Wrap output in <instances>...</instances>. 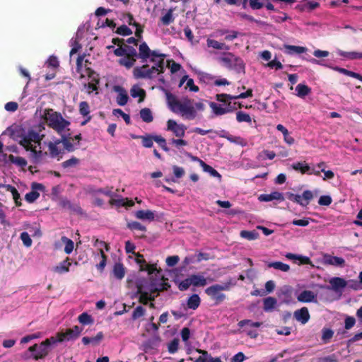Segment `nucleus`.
Returning <instances> with one entry per match:
<instances>
[{
  "label": "nucleus",
  "mask_w": 362,
  "mask_h": 362,
  "mask_svg": "<svg viewBox=\"0 0 362 362\" xmlns=\"http://www.w3.org/2000/svg\"><path fill=\"white\" fill-rule=\"evenodd\" d=\"M131 96L134 98H139V102L141 103L144 100L146 97V91L141 88L139 86L134 85L130 90Z\"/></svg>",
  "instance_id": "nucleus-23"
},
{
  "label": "nucleus",
  "mask_w": 362,
  "mask_h": 362,
  "mask_svg": "<svg viewBox=\"0 0 362 362\" xmlns=\"http://www.w3.org/2000/svg\"><path fill=\"white\" fill-rule=\"evenodd\" d=\"M192 285L194 286H204L207 284L206 279L202 275L192 274L189 276Z\"/></svg>",
  "instance_id": "nucleus-29"
},
{
  "label": "nucleus",
  "mask_w": 362,
  "mask_h": 362,
  "mask_svg": "<svg viewBox=\"0 0 362 362\" xmlns=\"http://www.w3.org/2000/svg\"><path fill=\"white\" fill-rule=\"evenodd\" d=\"M293 315L296 320L302 324L307 323L310 319L309 311L306 307L296 310Z\"/></svg>",
  "instance_id": "nucleus-18"
},
{
  "label": "nucleus",
  "mask_w": 362,
  "mask_h": 362,
  "mask_svg": "<svg viewBox=\"0 0 362 362\" xmlns=\"http://www.w3.org/2000/svg\"><path fill=\"white\" fill-rule=\"evenodd\" d=\"M60 140L57 139L54 142L49 141L48 144V148L49 155L52 158H55L61 153V150L58 148L57 145L59 144Z\"/></svg>",
  "instance_id": "nucleus-33"
},
{
  "label": "nucleus",
  "mask_w": 362,
  "mask_h": 362,
  "mask_svg": "<svg viewBox=\"0 0 362 362\" xmlns=\"http://www.w3.org/2000/svg\"><path fill=\"white\" fill-rule=\"evenodd\" d=\"M127 227L131 230H139L145 233L146 227L138 221H129L127 224Z\"/></svg>",
  "instance_id": "nucleus-50"
},
{
  "label": "nucleus",
  "mask_w": 362,
  "mask_h": 362,
  "mask_svg": "<svg viewBox=\"0 0 362 362\" xmlns=\"http://www.w3.org/2000/svg\"><path fill=\"white\" fill-rule=\"evenodd\" d=\"M214 132L220 137L225 138L231 143L240 144L242 146L244 145L243 144L244 140L240 136H233L230 135L228 132H226V130H223V129L221 130L219 132L214 131Z\"/></svg>",
  "instance_id": "nucleus-19"
},
{
  "label": "nucleus",
  "mask_w": 362,
  "mask_h": 362,
  "mask_svg": "<svg viewBox=\"0 0 362 362\" xmlns=\"http://www.w3.org/2000/svg\"><path fill=\"white\" fill-rule=\"evenodd\" d=\"M209 106L216 115H222L232 111L230 107H222L220 105H218L214 102H210Z\"/></svg>",
  "instance_id": "nucleus-26"
},
{
  "label": "nucleus",
  "mask_w": 362,
  "mask_h": 362,
  "mask_svg": "<svg viewBox=\"0 0 362 362\" xmlns=\"http://www.w3.org/2000/svg\"><path fill=\"white\" fill-rule=\"evenodd\" d=\"M39 150H37L36 146L31 147V149H29L28 151H30L33 155V158L34 160L35 163H37L40 161V160L44 156H47V152H42L41 151V147L39 146Z\"/></svg>",
  "instance_id": "nucleus-44"
},
{
  "label": "nucleus",
  "mask_w": 362,
  "mask_h": 362,
  "mask_svg": "<svg viewBox=\"0 0 362 362\" xmlns=\"http://www.w3.org/2000/svg\"><path fill=\"white\" fill-rule=\"evenodd\" d=\"M86 74L91 79L90 82L85 85L89 90L88 93H90L92 91L98 90V85L100 82L98 74L90 68L86 69Z\"/></svg>",
  "instance_id": "nucleus-11"
},
{
  "label": "nucleus",
  "mask_w": 362,
  "mask_h": 362,
  "mask_svg": "<svg viewBox=\"0 0 362 362\" xmlns=\"http://www.w3.org/2000/svg\"><path fill=\"white\" fill-rule=\"evenodd\" d=\"M134 216L140 220L152 221L155 218V214L151 210H139L134 213Z\"/></svg>",
  "instance_id": "nucleus-22"
},
{
  "label": "nucleus",
  "mask_w": 362,
  "mask_h": 362,
  "mask_svg": "<svg viewBox=\"0 0 362 362\" xmlns=\"http://www.w3.org/2000/svg\"><path fill=\"white\" fill-rule=\"evenodd\" d=\"M200 165L204 172L209 173L212 177H218L219 179L221 177V174L216 170L206 164L203 160H200Z\"/></svg>",
  "instance_id": "nucleus-41"
},
{
  "label": "nucleus",
  "mask_w": 362,
  "mask_h": 362,
  "mask_svg": "<svg viewBox=\"0 0 362 362\" xmlns=\"http://www.w3.org/2000/svg\"><path fill=\"white\" fill-rule=\"evenodd\" d=\"M140 117L141 119L146 123H150L153 120L152 112L147 107L143 108L140 110Z\"/></svg>",
  "instance_id": "nucleus-43"
},
{
  "label": "nucleus",
  "mask_w": 362,
  "mask_h": 362,
  "mask_svg": "<svg viewBox=\"0 0 362 362\" xmlns=\"http://www.w3.org/2000/svg\"><path fill=\"white\" fill-rule=\"evenodd\" d=\"M286 197L290 201L296 202L301 206L306 207L314 198V194L310 190H305L302 195L287 192Z\"/></svg>",
  "instance_id": "nucleus-8"
},
{
  "label": "nucleus",
  "mask_w": 362,
  "mask_h": 362,
  "mask_svg": "<svg viewBox=\"0 0 362 362\" xmlns=\"http://www.w3.org/2000/svg\"><path fill=\"white\" fill-rule=\"evenodd\" d=\"M296 90L297 92V96L304 98L311 92V88L307 85L299 83L296 86Z\"/></svg>",
  "instance_id": "nucleus-38"
},
{
  "label": "nucleus",
  "mask_w": 362,
  "mask_h": 362,
  "mask_svg": "<svg viewBox=\"0 0 362 362\" xmlns=\"http://www.w3.org/2000/svg\"><path fill=\"white\" fill-rule=\"evenodd\" d=\"M299 302L311 303L317 301V295L312 291L304 290L297 297Z\"/></svg>",
  "instance_id": "nucleus-17"
},
{
  "label": "nucleus",
  "mask_w": 362,
  "mask_h": 362,
  "mask_svg": "<svg viewBox=\"0 0 362 362\" xmlns=\"http://www.w3.org/2000/svg\"><path fill=\"white\" fill-rule=\"evenodd\" d=\"M40 197V194L35 191L32 190L31 192H28L25 196V200L29 203L34 202L38 197Z\"/></svg>",
  "instance_id": "nucleus-61"
},
{
  "label": "nucleus",
  "mask_w": 362,
  "mask_h": 362,
  "mask_svg": "<svg viewBox=\"0 0 362 362\" xmlns=\"http://www.w3.org/2000/svg\"><path fill=\"white\" fill-rule=\"evenodd\" d=\"M338 54L342 57L347 58L349 59H360L361 52H345L342 50L338 51Z\"/></svg>",
  "instance_id": "nucleus-48"
},
{
  "label": "nucleus",
  "mask_w": 362,
  "mask_h": 362,
  "mask_svg": "<svg viewBox=\"0 0 362 362\" xmlns=\"http://www.w3.org/2000/svg\"><path fill=\"white\" fill-rule=\"evenodd\" d=\"M79 112L83 117L90 114V106L86 101H82L79 103Z\"/></svg>",
  "instance_id": "nucleus-58"
},
{
  "label": "nucleus",
  "mask_w": 362,
  "mask_h": 362,
  "mask_svg": "<svg viewBox=\"0 0 362 362\" xmlns=\"http://www.w3.org/2000/svg\"><path fill=\"white\" fill-rule=\"evenodd\" d=\"M154 141H156L159 146L165 152L169 151V148L167 146L166 140L160 135L154 136Z\"/></svg>",
  "instance_id": "nucleus-57"
},
{
  "label": "nucleus",
  "mask_w": 362,
  "mask_h": 362,
  "mask_svg": "<svg viewBox=\"0 0 362 362\" xmlns=\"http://www.w3.org/2000/svg\"><path fill=\"white\" fill-rule=\"evenodd\" d=\"M59 205L62 208L69 210L71 213H76L78 214H83V210H82L81 207L79 206V204L71 203L68 199L61 200L59 202Z\"/></svg>",
  "instance_id": "nucleus-15"
},
{
  "label": "nucleus",
  "mask_w": 362,
  "mask_h": 362,
  "mask_svg": "<svg viewBox=\"0 0 362 362\" xmlns=\"http://www.w3.org/2000/svg\"><path fill=\"white\" fill-rule=\"evenodd\" d=\"M166 55L165 54L158 53L156 50H151L150 52V62L156 64L158 62L162 61L163 63V67L165 68L164 59Z\"/></svg>",
  "instance_id": "nucleus-35"
},
{
  "label": "nucleus",
  "mask_w": 362,
  "mask_h": 362,
  "mask_svg": "<svg viewBox=\"0 0 362 362\" xmlns=\"http://www.w3.org/2000/svg\"><path fill=\"white\" fill-rule=\"evenodd\" d=\"M187 127L183 124H177L173 119H168L167 122V130L170 131L173 134L179 138H182L185 135Z\"/></svg>",
  "instance_id": "nucleus-10"
},
{
  "label": "nucleus",
  "mask_w": 362,
  "mask_h": 362,
  "mask_svg": "<svg viewBox=\"0 0 362 362\" xmlns=\"http://www.w3.org/2000/svg\"><path fill=\"white\" fill-rule=\"evenodd\" d=\"M137 293L140 294L139 298V302L144 304L147 305L149 301V293L147 291H144L142 289V286L137 285Z\"/></svg>",
  "instance_id": "nucleus-45"
},
{
  "label": "nucleus",
  "mask_w": 362,
  "mask_h": 362,
  "mask_svg": "<svg viewBox=\"0 0 362 362\" xmlns=\"http://www.w3.org/2000/svg\"><path fill=\"white\" fill-rule=\"evenodd\" d=\"M146 313V309L141 305L137 306L133 311L132 315V319L136 320L143 317Z\"/></svg>",
  "instance_id": "nucleus-56"
},
{
  "label": "nucleus",
  "mask_w": 362,
  "mask_h": 362,
  "mask_svg": "<svg viewBox=\"0 0 362 362\" xmlns=\"http://www.w3.org/2000/svg\"><path fill=\"white\" fill-rule=\"evenodd\" d=\"M206 42H207V45L209 47H213L216 49H219V50L229 49V47L228 45H226L225 43L219 42L217 40H212V39H208Z\"/></svg>",
  "instance_id": "nucleus-42"
},
{
  "label": "nucleus",
  "mask_w": 362,
  "mask_h": 362,
  "mask_svg": "<svg viewBox=\"0 0 362 362\" xmlns=\"http://www.w3.org/2000/svg\"><path fill=\"white\" fill-rule=\"evenodd\" d=\"M45 119L48 126L58 132H62L70 122L64 119L60 113L54 112L52 109L45 110Z\"/></svg>",
  "instance_id": "nucleus-3"
},
{
  "label": "nucleus",
  "mask_w": 362,
  "mask_h": 362,
  "mask_svg": "<svg viewBox=\"0 0 362 362\" xmlns=\"http://www.w3.org/2000/svg\"><path fill=\"white\" fill-rule=\"evenodd\" d=\"M286 257L289 259L299 260L300 265L304 264H312V262L308 257L303 256L300 255H296L293 253H287Z\"/></svg>",
  "instance_id": "nucleus-25"
},
{
  "label": "nucleus",
  "mask_w": 362,
  "mask_h": 362,
  "mask_svg": "<svg viewBox=\"0 0 362 362\" xmlns=\"http://www.w3.org/2000/svg\"><path fill=\"white\" fill-rule=\"evenodd\" d=\"M136 61V59L132 57H129L128 55H124V57L120 58L118 60V63L127 69H130L134 65Z\"/></svg>",
  "instance_id": "nucleus-36"
},
{
  "label": "nucleus",
  "mask_w": 362,
  "mask_h": 362,
  "mask_svg": "<svg viewBox=\"0 0 362 362\" xmlns=\"http://www.w3.org/2000/svg\"><path fill=\"white\" fill-rule=\"evenodd\" d=\"M61 240L63 243L65 244L64 252L67 255L71 254L74 247V243L73 240H71V239H69L66 236H62L61 238Z\"/></svg>",
  "instance_id": "nucleus-51"
},
{
  "label": "nucleus",
  "mask_w": 362,
  "mask_h": 362,
  "mask_svg": "<svg viewBox=\"0 0 362 362\" xmlns=\"http://www.w3.org/2000/svg\"><path fill=\"white\" fill-rule=\"evenodd\" d=\"M21 240H22L23 245L25 247H30L32 245L33 241L30 238L29 234L27 232H23L21 233Z\"/></svg>",
  "instance_id": "nucleus-62"
},
{
  "label": "nucleus",
  "mask_w": 362,
  "mask_h": 362,
  "mask_svg": "<svg viewBox=\"0 0 362 362\" xmlns=\"http://www.w3.org/2000/svg\"><path fill=\"white\" fill-rule=\"evenodd\" d=\"M292 168L296 171L300 172L302 174H308V175H315L316 176L320 175V172L319 170H315L314 169H311L310 167L305 163L297 162L294 163L291 165Z\"/></svg>",
  "instance_id": "nucleus-12"
},
{
  "label": "nucleus",
  "mask_w": 362,
  "mask_h": 362,
  "mask_svg": "<svg viewBox=\"0 0 362 362\" xmlns=\"http://www.w3.org/2000/svg\"><path fill=\"white\" fill-rule=\"evenodd\" d=\"M8 160L18 166L24 168L27 165V160L23 157H16L12 154L8 156Z\"/></svg>",
  "instance_id": "nucleus-49"
},
{
  "label": "nucleus",
  "mask_w": 362,
  "mask_h": 362,
  "mask_svg": "<svg viewBox=\"0 0 362 362\" xmlns=\"http://www.w3.org/2000/svg\"><path fill=\"white\" fill-rule=\"evenodd\" d=\"M231 282H225L223 284H214L205 289L206 294L218 305L225 300L226 296L221 293L222 291H229L231 287Z\"/></svg>",
  "instance_id": "nucleus-4"
},
{
  "label": "nucleus",
  "mask_w": 362,
  "mask_h": 362,
  "mask_svg": "<svg viewBox=\"0 0 362 362\" xmlns=\"http://www.w3.org/2000/svg\"><path fill=\"white\" fill-rule=\"evenodd\" d=\"M115 90L118 92V95L117 96V103L120 106H124L127 103L129 96L127 95V91L122 88L121 86H115Z\"/></svg>",
  "instance_id": "nucleus-20"
},
{
  "label": "nucleus",
  "mask_w": 362,
  "mask_h": 362,
  "mask_svg": "<svg viewBox=\"0 0 362 362\" xmlns=\"http://www.w3.org/2000/svg\"><path fill=\"white\" fill-rule=\"evenodd\" d=\"M78 320L79 322L83 325H90L93 322V320L91 315L88 314L87 313H81L78 316Z\"/></svg>",
  "instance_id": "nucleus-53"
},
{
  "label": "nucleus",
  "mask_w": 362,
  "mask_h": 362,
  "mask_svg": "<svg viewBox=\"0 0 362 362\" xmlns=\"http://www.w3.org/2000/svg\"><path fill=\"white\" fill-rule=\"evenodd\" d=\"M224 66L230 70H234L238 74L245 73V66L243 60L238 57L228 52L226 56L221 58Z\"/></svg>",
  "instance_id": "nucleus-6"
},
{
  "label": "nucleus",
  "mask_w": 362,
  "mask_h": 362,
  "mask_svg": "<svg viewBox=\"0 0 362 362\" xmlns=\"http://www.w3.org/2000/svg\"><path fill=\"white\" fill-rule=\"evenodd\" d=\"M164 71L163 63L162 61H160L151 67L147 64L134 67L133 76L136 79H152L156 75L163 74Z\"/></svg>",
  "instance_id": "nucleus-2"
},
{
  "label": "nucleus",
  "mask_w": 362,
  "mask_h": 362,
  "mask_svg": "<svg viewBox=\"0 0 362 362\" xmlns=\"http://www.w3.org/2000/svg\"><path fill=\"white\" fill-rule=\"evenodd\" d=\"M44 135H40L38 132L30 129L28 132L25 135H23L19 141V144L23 146L26 151L31 149L32 142L37 144L38 146L41 145V141L42 140Z\"/></svg>",
  "instance_id": "nucleus-7"
},
{
  "label": "nucleus",
  "mask_w": 362,
  "mask_h": 362,
  "mask_svg": "<svg viewBox=\"0 0 362 362\" xmlns=\"http://www.w3.org/2000/svg\"><path fill=\"white\" fill-rule=\"evenodd\" d=\"M116 33L123 36H128L132 34V31L126 25H122L117 28Z\"/></svg>",
  "instance_id": "nucleus-60"
},
{
  "label": "nucleus",
  "mask_w": 362,
  "mask_h": 362,
  "mask_svg": "<svg viewBox=\"0 0 362 362\" xmlns=\"http://www.w3.org/2000/svg\"><path fill=\"white\" fill-rule=\"evenodd\" d=\"M79 163V159L76 157H71L70 159L66 160L62 163V166L64 168H68L71 167H74Z\"/></svg>",
  "instance_id": "nucleus-59"
},
{
  "label": "nucleus",
  "mask_w": 362,
  "mask_h": 362,
  "mask_svg": "<svg viewBox=\"0 0 362 362\" xmlns=\"http://www.w3.org/2000/svg\"><path fill=\"white\" fill-rule=\"evenodd\" d=\"M59 140H60V142L63 144L64 148L68 152H73L76 149L74 145L71 142V141H74V139H72V137H67L66 136H62V139Z\"/></svg>",
  "instance_id": "nucleus-39"
},
{
  "label": "nucleus",
  "mask_w": 362,
  "mask_h": 362,
  "mask_svg": "<svg viewBox=\"0 0 362 362\" xmlns=\"http://www.w3.org/2000/svg\"><path fill=\"white\" fill-rule=\"evenodd\" d=\"M81 332L82 328L75 325L73 328L66 329L64 332L57 333L58 341L59 342H62L64 341L76 339L79 337Z\"/></svg>",
  "instance_id": "nucleus-9"
},
{
  "label": "nucleus",
  "mask_w": 362,
  "mask_h": 362,
  "mask_svg": "<svg viewBox=\"0 0 362 362\" xmlns=\"http://www.w3.org/2000/svg\"><path fill=\"white\" fill-rule=\"evenodd\" d=\"M267 266L269 268H274L275 269L285 272H288L290 269V266L288 264L283 263L281 262H269Z\"/></svg>",
  "instance_id": "nucleus-47"
},
{
  "label": "nucleus",
  "mask_w": 362,
  "mask_h": 362,
  "mask_svg": "<svg viewBox=\"0 0 362 362\" xmlns=\"http://www.w3.org/2000/svg\"><path fill=\"white\" fill-rule=\"evenodd\" d=\"M173 9L170 8L168 12L160 18V21L163 25H168L170 23H173L175 21V18L173 15Z\"/></svg>",
  "instance_id": "nucleus-46"
},
{
  "label": "nucleus",
  "mask_w": 362,
  "mask_h": 362,
  "mask_svg": "<svg viewBox=\"0 0 362 362\" xmlns=\"http://www.w3.org/2000/svg\"><path fill=\"white\" fill-rule=\"evenodd\" d=\"M277 303V300L274 297H267L264 299L263 308L265 312L272 311Z\"/></svg>",
  "instance_id": "nucleus-34"
},
{
  "label": "nucleus",
  "mask_w": 362,
  "mask_h": 362,
  "mask_svg": "<svg viewBox=\"0 0 362 362\" xmlns=\"http://www.w3.org/2000/svg\"><path fill=\"white\" fill-rule=\"evenodd\" d=\"M330 289L336 293L341 292V291L347 286L345 279L341 277H333L329 280Z\"/></svg>",
  "instance_id": "nucleus-13"
},
{
  "label": "nucleus",
  "mask_w": 362,
  "mask_h": 362,
  "mask_svg": "<svg viewBox=\"0 0 362 362\" xmlns=\"http://www.w3.org/2000/svg\"><path fill=\"white\" fill-rule=\"evenodd\" d=\"M191 285H192V281L189 276L188 278H186L185 279L181 281L179 283L178 288L180 291H187Z\"/></svg>",
  "instance_id": "nucleus-63"
},
{
  "label": "nucleus",
  "mask_w": 362,
  "mask_h": 362,
  "mask_svg": "<svg viewBox=\"0 0 362 362\" xmlns=\"http://www.w3.org/2000/svg\"><path fill=\"white\" fill-rule=\"evenodd\" d=\"M104 335L102 332H99L95 337H84L82 338V342L84 345H88L89 344H92L95 346L100 344L101 340L103 339Z\"/></svg>",
  "instance_id": "nucleus-24"
},
{
  "label": "nucleus",
  "mask_w": 362,
  "mask_h": 362,
  "mask_svg": "<svg viewBox=\"0 0 362 362\" xmlns=\"http://www.w3.org/2000/svg\"><path fill=\"white\" fill-rule=\"evenodd\" d=\"M114 276L117 279H122L125 275V268L123 264L118 262L115 263L112 270Z\"/></svg>",
  "instance_id": "nucleus-28"
},
{
  "label": "nucleus",
  "mask_w": 362,
  "mask_h": 362,
  "mask_svg": "<svg viewBox=\"0 0 362 362\" xmlns=\"http://www.w3.org/2000/svg\"><path fill=\"white\" fill-rule=\"evenodd\" d=\"M323 262L325 264H329L340 267H343L345 265V260L342 257L332 256L330 255H324Z\"/></svg>",
  "instance_id": "nucleus-14"
},
{
  "label": "nucleus",
  "mask_w": 362,
  "mask_h": 362,
  "mask_svg": "<svg viewBox=\"0 0 362 362\" xmlns=\"http://www.w3.org/2000/svg\"><path fill=\"white\" fill-rule=\"evenodd\" d=\"M4 188L7 192H10L12 194L13 199L16 203V205L17 206H21L22 203L21 195L18 193V190L16 189V187L11 185H7L4 186Z\"/></svg>",
  "instance_id": "nucleus-27"
},
{
  "label": "nucleus",
  "mask_w": 362,
  "mask_h": 362,
  "mask_svg": "<svg viewBox=\"0 0 362 362\" xmlns=\"http://www.w3.org/2000/svg\"><path fill=\"white\" fill-rule=\"evenodd\" d=\"M180 340L178 338H174L168 344V351L170 354H175L179 348Z\"/></svg>",
  "instance_id": "nucleus-54"
},
{
  "label": "nucleus",
  "mask_w": 362,
  "mask_h": 362,
  "mask_svg": "<svg viewBox=\"0 0 362 362\" xmlns=\"http://www.w3.org/2000/svg\"><path fill=\"white\" fill-rule=\"evenodd\" d=\"M150 52L151 49L146 42H143L139 47L138 58L141 59V62H146L147 59L150 58Z\"/></svg>",
  "instance_id": "nucleus-21"
},
{
  "label": "nucleus",
  "mask_w": 362,
  "mask_h": 362,
  "mask_svg": "<svg viewBox=\"0 0 362 362\" xmlns=\"http://www.w3.org/2000/svg\"><path fill=\"white\" fill-rule=\"evenodd\" d=\"M201 303V299L197 294H192L187 300V308L192 310H196L199 308Z\"/></svg>",
  "instance_id": "nucleus-32"
},
{
  "label": "nucleus",
  "mask_w": 362,
  "mask_h": 362,
  "mask_svg": "<svg viewBox=\"0 0 362 362\" xmlns=\"http://www.w3.org/2000/svg\"><path fill=\"white\" fill-rule=\"evenodd\" d=\"M319 6L320 4L318 2L313 1H304L301 3V4L298 5V7L300 11H311L319 7Z\"/></svg>",
  "instance_id": "nucleus-31"
},
{
  "label": "nucleus",
  "mask_w": 362,
  "mask_h": 362,
  "mask_svg": "<svg viewBox=\"0 0 362 362\" xmlns=\"http://www.w3.org/2000/svg\"><path fill=\"white\" fill-rule=\"evenodd\" d=\"M168 105L174 113H180L181 115L187 119H194L196 118L197 110L204 111L205 105L202 102L196 103L193 105V100L184 98L182 101H179L176 97L170 92L165 93Z\"/></svg>",
  "instance_id": "nucleus-1"
},
{
  "label": "nucleus",
  "mask_w": 362,
  "mask_h": 362,
  "mask_svg": "<svg viewBox=\"0 0 362 362\" xmlns=\"http://www.w3.org/2000/svg\"><path fill=\"white\" fill-rule=\"evenodd\" d=\"M197 351L202 355L199 356L194 362H206V360L211 356L208 351L202 349H197Z\"/></svg>",
  "instance_id": "nucleus-64"
},
{
  "label": "nucleus",
  "mask_w": 362,
  "mask_h": 362,
  "mask_svg": "<svg viewBox=\"0 0 362 362\" xmlns=\"http://www.w3.org/2000/svg\"><path fill=\"white\" fill-rule=\"evenodd\" d=\"M240 236L243 238L249 240H256L259 237V233L254 230H242L240 232Z\"/></svg>",
  "instance_id": "nucleus-52"
},
{
  "label": "nucleus",
  "mask_w": 362,
  "mask_h": 362,
  "mask_svg": "<svg viewBox=\"0 0 362 362\" xmlns=\"http://www.w3.org/2000/svg\"><path fill=\"white\" fill-rule=\"evenodd\" d=\"M284 48L286 50V53L288 54H302L306 52L307 48L305 47L296 46V45H285Z\"/></svg>",
  "instance_id": "nucleus-37"
},
{
  "label": "nucleus",
  "mask_w": 362,
  "mask_h": 362,
  "mask_svg": "<svg viewBox=\"0 0 362 362\" xmlns=\"http://www.w3.org/2000/svg\"><path fill=\"white\" fill-rule=\"evenodd\" d=\"M259 200L260 202H271L273 200H279L280 202L284 201V194L281 192L275 191L272 192L270 194H262L259 197Z\"/></svg>",
  "instance_id": "nucleus-16"
},
{
  "label": "nucleus",
  "mask_w": 362,
  "mask_h": 362,
  "mask_svg": "<svg viewBox=\"0 0 362 362\" xmlns=\"http://www.w3.org/2000/svg\"><path fill=\"white\" fill-rule=\"evenodd\" d=\"M141 139L142 146L145 148H151L153 145L154 136L146 134L145 136H133Z\"/></svg>",
  "instance_id": "nucleus-40"
},
{
  "label": "nucleus",
  "mask_w": 362,
  "mask_h": 362,
  "mask_svg": "<svg viewBox=\"0 0 362 362\" xmlns=\"http://www.w3.org/2000/svg\"><path fill=\"white\" fill-rule=\"evenodd\" d=\"M236 119L238 122H247L251 123L252 119L249 114L243 111H238L236 113Z\"/></svg>",
  "instance_id": "nucleus-55"
},
{
  "label": "nucleus",
  "mask_w": 362,
  "mask_h": 362,
  "mask_svg": "<svg viewBox=\"0 0 362 362\" xmlns=\"http://www.w3.org/2000/svg\"><path fill=\"white\" fill-rule=\"evenodd\" d=\"M71 263L69 262V258L66 257L65 260L59 263V265L54 268V271L59 274L66 273L69 272V267Z\"/></svg>",
  "instance_id": "nucleus-30"
},
{
  "label": "nucleus",
  "mask_w": 362,
  "mask_h": 362,
  "mask_svg": "<svg viewBox=\"0 0 362 362\" xmlns=\"http://www.w3.org/2000/svg\"><path fill=\"white\" fill-rule=\"evenodd\" d=\"M48 342V341H43L40 344H35L30 346L28 350L23 354L22 357L25 360L33 358L37 361L39 359L44 358L48 355L50 351V348L47 347L46 345Z\"/></svg>",
  "instance_id": "nucleus-5"
}]
</instances>
